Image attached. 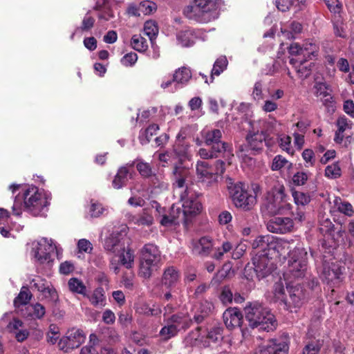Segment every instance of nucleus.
Here are the masks:
<instances>
[{"label": "nucleus", "mask_w": 354, "mask_h": 354, "mask_svg": "<svg viewBox=\"0 0 354 354\" xmlns=\"http://www.w3.org/2000/svg\"><path fill=\"white\" fill-rule=\"evenodd\" d=\"M137 312L147 316H157L161 313V310L159 308H151L148 305L142 304L138 307Z\"/></svg>", "instance_id": "61"}, {"label": "nucleus", "mask_w": 354, "mask_h": 354, "mask_svg": "<svg viewBox=\"0 0 354 354\" xmlns=\"http://www.w3.org/2000/svg\"><path fill=\"white\" fill-rule=\"evenodd\" d=\"M291 138L288 136H283L280 138L279 146L280 147L286 151L287 153L292 154L293 149L291 147Z\"/></svg>", "instance_id": "64"}, {"label": "nucleus", "mask_w": 354, "mask_h": 354, "mask_svg": "<svg viewBox=\"0 0 354 354\" xmlns=\"http://www.w3.org/2000/svg\"><path fill=\"white\" fill-rule=\"evenodd\" d=\"M94 23H95L94 18L86 15L82 20L81 26L75 28V30H74V32H73V34L71 36V39H73L75 35L79 33L80 31H88V30H91L93 28Z\"/></svg>", "instance_id": "49"}, {"label": "nucleus", "mask_w": 354, "mask_h": 354, "mask_svg": "<svg viewBox=\"0 0 354 354\" xmlns=\"http://www.w3.org/2000/svg\"><path fill=\"white\" fill-rule=\"evenodd\" d=\"M223 317L226 327L229 329L239 327L243 319L242 313L237 308H230L227 309L224 312Z\"/></svg>", "instance_id": "22"}, {"label": "nucleus", "mask_w": 354, "mask_h": 354, "mask_svg": "<svg viewBox=\"0 0 354 354\" xmlns=\"http://www.w3.org/2000/svg\"><path fill=\"white\" fill-rule=\"evenodd\" d=\"M353 124V122L345 115L339 117L336 121L337 129L334 138L335 142L342 143L344 138L347 136V133L352 129Z\"/></svg>", "instance_id": "25"}, {"label": "nucleus", "mask_w": 354, "mask_h": 354, "mask_svg": "<svg viewBox=\"0 0 354 354\" xmlns=\"http://www.w3.org/2000/svg\"><path fill=\"white\" fill-rule=\"evenodd\" d=\"M165 321L169 322L173 326H175L178 331L185 330L191 325L192 320L190 317L183 313H177L166 318Z\"/></svg>", "instance_id": "27"}, {"label": "nucleus", "mask_w": 354, "mask_h": 354, "mask_svg": "<svg viewBox=\"0 0 354 354\" xmlns=\"http://www.w3.org/2000/svg\"><path fill=\"white\" fill-rule=\"evenodd\" d=\"M138 60V55L136 53L131 52L124 55L121 59V64L124 66H132Z\"/></svg>", "instance_id": "62"}, {"label": "nucleus", "mask_w": 354, "mask_h": 354, "mask_svg": "<svg viewBox=\"0 0 354 354\" xmlns=\"http://www.w3.org/2000/svg\"><path fill=\"white\" fill-rule=\"evenodd\" d=\"M293 227V221L289 217H273L267 223L268 230L277 234L290 232L292 230Z\"/></svg>", "instance_id": "19"}, {"label": "nucleus", "mask_w": 354, "mask_h": 354, "mask_svg": "<svg viewBox=\"0 0 354 354\" xmlns=\"http://www.w3.org/2000/svg\"><path fill=\"white\" fill-rule=\"evenodd\" d=\"M68 286L73 293L79 294L84 297L86 296V287L80 279L75 277L70 279L68 281Z\"/></svg>", "instance_id": "40"}, {"label": "nucleus", "mask_w": 354, "mask_h": 354, "mask_svg": "<svg viewBox=\"0 0 354 354\" xmlns=\"http://www.w3.org/2000/svg\"><path fill=\"white\" fill-rule=\"evenodd\" d=\"M344 269V268L336 263L330 264L324 263L320 272V277L327 283H338L341 280Z\"/></svg>", "instance_id": "18"}, {"label": "nucleus", "mask_w": 354, "mask_h": 354, "mask_svg": "<svg viewBox=\"0 0 354 354\" xmlns=\"http://www.w3.org/2000/svg\"><path fill=\"white\" fill-rule=\"evenodd\" d=\"M335 206L337 209L342 214L347 216H352L354 213V209L352 205L347 202L343 201L341 198H336L334 201Z\"/></svg>", "instance_id": "45"}, {"label": "nucleus", "mask_w": 354, "mask_h": 354, "mask_svg": "<svg viewBox=\"0 0 354 354\" xmlns=\"http://www.w3.org/2000/svg\"><path fill=\"white\" fill-rule=\"evenodd\" d=\"M55 250L57 246L51 239L43 237L31 243L30 254L37 266L50 267Z\"/></svg>", "instance_id": "9"}, {"label": "nucleus", "mask_w": 354, "mask_h": 354, "mask_svg": "<svg viewBox=\"0 0 354 354\" xmlns=\"http://www.w3.org/2000/svg\"><path fill=\"white\" fill-rule=\"evenodd\" d=\"M228 61L225 56H220L214 63L211 71L210 82H213L214 76H219L224 71L227 69Z\"/></svg>", "instance_id": "37"}, {"label": "nucleus", "mask_w": 354, "mask_h": 354, "mask_svg": "<svg viewBox=\"0 0 354 354\" xmlns=\"http://www.w3.org/2000/svg\"><path fill=\"white\" fill-rule=\"evenodd\" d=\"M225 164L222 160H217L214 167L209 166L205 161H198L196 173L201 183L206 187L216 184L218 178L225 171Z\"/></svg>", "instance_id": "11"}, {"label": "nucleus", "mask_w": 354, "mask_h": 354, "mask_svg": "<svg viewBox=\"0 0 354 354\" xmlns=\"http://www.w3.org/2000/svg\"><path fill=\"white\" fill-rule=\"evenodd\" d=\"M307 59L291 58L290 64L295 68L297 73L301 78H306L310 75L312 63H308Z\"/></svg>", "instance_id": "28"}, {"label": "nucleus", "mask_w": 354, "mask_h": 354, "mask_svg": "<svg viewBox=\"0 0 354 354\" xmlns=\"http://www.w3.org/2000/svg\"><path fill=\"white\" fill-rule=\"evenodd\" d=\"M32 297V294L26 287H22L20 292L14 300V306L19 308L20 306L26 305L28 303Z\"/></svg>", "instance_id": "44"}, {"label": "nucleus", "mask_w": 354, "mask_h": 354, "mask_svg": "<svg viewBox=\"0 0 354 354\" xmlns=\"http://www.w3.org/2000/svg\"><path fill=\"white\" fill-rule=\"evenodd\" d=\"M144 33L149 37L152 42L158 33V28L156 23L152 20L147 21L144 25Z\"/></svg>", "instance_id": "48"}, {"label": "nucleus", "mask_w": 354, "mask_h": 354, "mask_svg": "<svg viewBox=\"0 0 354 354\" xmlns=\"http://www.w3.org/2000/svg\"><path fill=\"white\" fill-rule=\"evenodd\" d=\"M322 344L319 339L308 342L303 349L302 354H318Z\"/></svg>", "instance_id": "50"}, {"label": "nucleus", "mask_w": 354, "mask_h": 354, "mask_svg": "<svg viewBox=\"0 0 354 354\" xmlns=\"http://www.w3.org/2000/svg\"><path fill=\"white\" fill-rule=\"evenodd\" d=\"M159 129L158 125L156 124H153L141 134L140 135V140L142 145L146 144L149 142L151 138L156 133V132Z\"/></svg>", "instance_id": "53"}, {"label": "nucleus", "mask_w": 354, "mask_h": 354, "mask_svg": "<svg viewBox=\"0 0 354 354\" xmlns=\"http://www.w3.org/2000/svg\"><path fill=\"white\" fill-rule=\"evenodd\" d=\"M212 240L209 236H203L193 243L194 253L202 256H207L212 248Z\"/></svg>", "instance_id": "30"}, {"label": "nucleus", "mask_w": 354, "mask_h": 354, "mask_svg": "<svg viewBox=\"0 0 354 354\" xmlns=\"http://www.w3.org/2000/svg\"><path fill=\"white\" fill-rule=\"evenodd\" d=\"M104 289L102 287L95 288L91 294L86 292V297L90 303L95 307H104L106 305V297Z\"/></svg>", "instance_id": "33"}, {"label": "nucleus", "mask_w": 354, "mask_h": 354, "mask_svg": "<svg viewBox=\"0 0 354 354\" xmlns=\"http://www.w3.org/2000/svg\"><path fill=\"white\" fill-rule=\"evenodd\" d=\"M292 197L297 205H305L310 202V196L301 192H293Z\"/></svg>", "instance_id": "59"}, {"label": "nucleus", "mask_w": 354, "mask_h": 354, "mask_svg": "<svg viewBox=\"0 0 354 354\" xmlns=\"http://www.w3.org/2000/svg\"><path fill=\"white\" fill-rule=\"evenodd\" d=\"M302 50L304 59H311L318 55L319 47L315 42L308 41L302 45Z\"/></svg>", "instance_id": "42"}, {"label": "nucleus", "mask_w": 354, "mask_h": 354, "mask_svg": "<svg viewBox=\"0 0 354 354\" xmlns=\"http://www.w3.org/2000/svg\"><path fill=\"white\" fill-rule=\"evenodd\" d=\"M100 333L103 335V338L110 342H115L118 340L119 337L116 330L113 328L103 327L100 328Z\"/></svg>", "instance_id": "55"}, {"label": "nucleus", "mask_w": 354, "mask_h": 354, "mask_svg": "<svg viewBox=\"0 0 354 354\" xmlns=\"http://www.w3.org/2000/svg\"><path fill=\"white\" fill-rule=\"evenodd\" d=\"M51 199L50 194L37 187H28L21 197H15L12 209L14 215L19 216L24 210L32 216H44Z\"/></svg>", "instance_id": "1"}, {"label": "nucleus", "mask_w": 354, "mask_h": 354, "mask_svg": "<svg viewBox=\"0 0 354 354\" xmlns=\"http://www.w3.org/2000/svg\"><path fill=\"white\" fill-rule=\"evenodd\" d=\"M125 235L126 231L124 227L120 232H113L104 240L105 250L113 254L110 259V268L116 274L119 272L120 265L129 269L132 268L134 262L133 252L130 249L125 250L124 243L122 241Z\"/></svg>", "instance_id": "2"}, {"label": "nucleus", "mask_w": 354, "mask_h": 354, "mask_svg": "<svg viewBox=\"0 0 354 354\" xmlns=\"http://www.w3.org/2000/svg\"><path fill=\"white\" fill-rule=\"evenodd\" d=\"M88 214L91 218H97L105 211L102 205L98 202L91 201L88 206Z\"/></svg>", "instance_id": "52"}, {"label": "nucleus", "mask_w": 354, "mask_h": 354, "mask_svg": "<svg viewBox=\"0 0 354 354\" xmlns=\"http://www.w3.org/2000/svg\"><path fill=\"white\" fill-rule=\"evenodd\" d=\"M283 185L274 186L269 191L262 205L261 210L268 214H287L290 212L292 205L287 202Z\"/></svg>", "instance_id": "8"}, {"label": "nucleus", "mask_w": 354, "mask_h": 354, "mask_svg": "<svg viewBox=\"0 0 354 354\" xmlns=\"http://www.w3.org/2000/svg\"><path fill=\"white\" fill-rule=\"evenodd\" d=\"M175 83L181 86L186 85L192 78V73L189 68L183 66L178 68L174 73Z\"/></svg>", "instance_id": "36"}, {"label": "nucleus", "mask_w": 354, "mask_h": 354, "mask_svg": "<svg viewBox=\"0 0 354 354\" xmlns=\"http://www.w3.org/2000/svg\"><path fill=\"white\" fill-rule=\"evenodd\" d=\"M246 140L248 149H244L242 146H240L239 149L241 152L248 151L249 149L259 151L262 149L264 142H266V135L263 131L250 133L247 136Z\"/></svg>", "instance_id": "24"}, {"label": "nucleus", "mask_w": 354, "mask_h": 354, "mask_svg": "<svg viewBox=\"0 0 354 354\" xmlns=\"http://www.w3.org/2000/svg\"><path fill=\"white\" fill-rule=\"evenodd\" d=\"M134 165H136L137 171L142 178H151V184L155 189H159L160 191L168 189V183L164 180L162 176L155 174L151 164L145 162L142 158H137L131 163H129V167H133Z\"/></svg>", "instance_id": "13"}, {"label": "nucleus", "mask_w": 354, "mask_h": 354, "mask_svg": "<svg viewBox=\"0 0 354 354\" xmlns=\"http://www.w3.org/2000/svg\"><path fill=\"white\" fill-rule=\"evenodd\" d=\"M326 177L332 179L339 178L341 176V169L337 163L328 165L325 169Z\"/></svg>", "instance_id": "57"}, {"label": "nucleus", "mask_w": 354, "mask_h": 354, "mask_svg": "<svg viewBox=\"0 0 354 354\" xmlns=\"http://www.w3.org/2000/svg\"><path fill=\"white\" fill-rule=\"evenodd\" d=\"M219 298L223 304L227 305L232 303L233 299V294L228 286H225L222 288Z\"/></svg>", "instance_id": "58"}, {"label": "nucleus", "mask_w": 354, "mask_h": 354, "mask_svg": "<svg viewBox=\"0 0 354 354\" xmlns=\"http://www.w3.org/2000/svg\"><path fill=\"white\" fill-rule=\"evenodd\" d=\"M272 255L277 252L280 256L285 257L287 254L289 258L290 254L293 252L295 246H300L299 243L295 244L293 239L287 240L284 239H278L275 242L272 240Z\"/></svg>", "instance_id": "21"}, {"label": "nucleus", "mask_w": 354, "mask_h": 354, "mask_svg": "<svg viewBox=\"0 0 354 354\" xmlns=\"http://www.w3.org/2000/svg\"><path fill=\"white\" fill-rule=\"evenodd\" d=\"M286 284L288 295L281 281L274 283L273 289L274 298L280 302L284 309L290 312H297L304 303L305 292L298 283L286 282Z\"/></svg>", "instance_id": "4"}, {"label": "nucleus", "mask_w": 354, "mask_h": 354, "mask_svg": "<svg viewBox=\"0 0 354 354\" xmlns=\"http://www.w3.org/2000/svg\"><path fill=\"white\" fill-rule=\"evenodd\" d=\"M180 273L173 266L166 268L162 277V283L167 288L174 287L180 280Z\"/></svg>", "instance_id": "31"}, {"label": "nucleus", "mask_w": 354, "mask_h": 354, "mask_svg": "<svg viewBox=\"0 0 354 354\" xmlns=\"http://www.w3.org/2000/svg\"><path fill=\"white\" fill-rule=\"evenodd\" d=\"M277 9L281 12H286L293 7L295 12L301 10L304 6L303 0H275Z\"/></svg>", "instance_id": "35"}, {"label": "nucleus", "mask_w": 354, "mask_h": 354, "mask_svg": "<svg viewBox=\"0 0 354 354\" xmlns=\"http://www.w3.org/2000/svg\"><path fill=\"white\" fill-rule=\"evenodd\" d=\"M222 152L219 151L217 147H212L211 149L208 150L204 148H201L198 150V154L203 159H211L217 158Z\"/></svg>", "instance_id": "54"}, {"label": "nucleus", "mask_w": 354, "mask_h": 354, "mask_svg": "<svg viewBox=\"0 0 354 354\" xmlns=\"http://www.w3.org/2000/svg\"><path fill=\"white\" fill-rule=\"evenodd\" d=\"M245 319L252 328L270 331L276 328L277 322L270 310L260 303L254 302L245 308Z\"/></svg>", "instance_id": "6"}, {"label": "nucleus", "mask_w": 354, "mask_h": 354, "mask_svg": "<svg viewBox=\"0 0 354 354\" xmlns=\"http://www.w3.org/2000/svg\"><path fill=\"white\" fill-rule=\"evenodd\" d=\"M129 164H127L119 168L115 178L112 182V185L115 189H120L125 186L129 178L131 177V174L129 169Z\"/></svg>", "instance_id": "29"}, {"label": "nucleus", "mask_w": 354, "mask_h": 354, "mask_svg": "<svg viewBox=\"0 0 354 354\" xmlns=\"http://www.w3.org/2000/svg\"><path fill=\"white\" fill-rule=\"evenodd\" d=\"M196 35L193 29H186L180 31L177 35V40L183 47H189L195 43Z\"/></svg>", "instance_id": "34"}, {"label": "nucleus", "mask_w": 354, "mask_h": 354, "mask_svg": "<svg viewBox=\"0 0 354 354\" xmlns=\"http://www.w3.org/2000/svg\"><path fill=\"white\" fill-rule=\"evenodd\" d=\"M288 165L290 167L292 164L290 163L284 157L281 155L276 156L272 163L271 169L273 171H278L285 166Z\"/></svg>", "instance_id": "56"}, {"label": "nucleus", "mask_w": 354, "mask_h": 354, "mask_svg": "<svg viewBox=\"0 0 354 354\" xmlns=\"http://www.w3.org/2000/svg\"><path fill=\"white\" fill-rule=\"evenodd\" d=\"M161 261V253L158 248L151 243L145 244L140 252V274L149 278L152 273V268Z\"/></svg>", "instance_id": "10"}, {"label": "nucleus", "mask_w": 354, "mask_h": 354, "mask_svg": "<svg viewBox=\"0 0 354 354\" xmlns=\"http://www.w3.org/2000/svg\"><path fill=\"white\" fill-rule=\"evenodd\" d=\"M59 328L56 324H50L46 334V340L50 344H55L59 337Z\"/></svg>", "instance_id": "51"}, {"label": "nucleus", "mask_w": 354, "mask_h": 354, "mask_svg": "<svg viewBox=\"0 0 354 354\" xmlns=\"http://www.w3.org/2000/svg\"><path fill=\"white\" fill-rule=\"evenodd\" d=\"M289 346L285 342L270 339L260 351V354H288Z\"/></svg>", "instance_id": "23"}, {"label": "nucleus", "mask_w": 354, "mask_h": 354, "mask_svg": "<svg viewBox=\"0 0 354 354\" xmlns=\"http://www.w3.org/2000/svg\"><path fill=\"white\" fill-rule=\"evenodd\" d=\"M201 136L207 145L217 147L220 151L227 152V153L231 154L227 149V144L221 140L222 138L221 130L216 129H203L201 131Z\"/></svg>", "instance_id": "17"}, {"label": "nucleus", "mask_w": 354, "mask_h": 354, "mask_svg": "<svg viewBox=\"0 0 354 354\" xmlns=\"http://www.w3.org/2000/svg\"><path fill=\"white\" fill-rule=\"evenodd\" d=\"M131 46L137 51L144 52L148 48V44L145 38L140 35H134L131 38Z\"/></svg>", "instance_id": "47"}, {"label": "nucleus", "mask_w": 354, "mask_h": 354, "mask_svg": "<svg viewBox=\"0 0 354 354\" xmlns=\"http://www.w3.org/2000/svg\"><path fill=\"white\" fill-rule=\"evenodd\" d=\"M182 202V219L187 224L201 209V204L194 194L187 189L180 192Z\"/></svg>", "instance_id": "14"}, {"label": "nucleus", "mask_w": 354, "mask_h": 354, "mask_svg": "<svg viewBox=\"0 0 354 354\" xmlns=\"http://www.w3.org/2000/svg\"><path fill=\"white\" fill-rule=\"evenodd\" d=\"M307 252L301 246H295L293 252L290 254L288 267L283 273L286 282H295V280L302 279L307 274Z\"/></svg>", "instance_id": "7"}, {"label": "nucleus", "mask_w": 354, "mask_h": 354, "mask_svg": "<svg viewBox=\"0 0 354 354\" xmlns=\"http://www.w3.org/2000/svg\"><path fill=\"white\" fill-rule=\"evenodd\" d=\"M30 286L32 288H34L38 291L42 292L46 297H50L53 299L57 297L55 289L48 284V283L44 279L37 277L32 279L30 281Z\"/></svg>", "instance_id": "26"}, {"label": "nucleus", "mask_w": 354, "mask_h": 354, "mask_svg": "<svg viewBox=\"0 0 354 354\" xmlns=\"http://www.w3.org/2000/svg\"><path fill=\"white\" fill-rule=\"evenodd\" d=\"M248 246L245 243L240 242L236 247L232 250V258L234 259H239L243 256Z\"/></svg>", "instance_id": "60"}, {"label": "nucleus", "mask_w": 354, "mask_h": 354, "mask_svg": "<svg viewBox=\"0 0 354 354\" xmlns=\"http://www.w3.org/2000/svg\"><path fill=\"white\" fill-rule=\"evenodd\" d=\"M152 207L155 208L158 216H160V223L163 226H171L183 222L182 219V212L179 206L173 205L169 210L162 207L157 202L153 201Z\"/></svg>", "instance_id": "16"}, {"label": "nucleus", "mask_w": 354, "mask_h": 354, "mask_svg": "<svg viewBox=\"0 0 354 354\" xmlns=\"http://www.w3.org/2000/svg\"><path fill=\"white\" fill-rule=\"evenodd\" d=\"M131 221L139 226H150L153 224V217L147 209H144L142 214L133 216Z\"/></svg>", "instance_id": "38"}, {"label": "nucleus", "mask_w": 354, "mask_h": 354, "mask_svg": "<svg viewBox=\"0 0 354 354\" xmlns=\"http://www.w3.org/2000/svg\"><path fill=\"white\" fill-rule=\"evenodd\" d=\"M213 309V304L208 301H203L200 303L198 311L200 313L198 315L194 316V319L196 323H201L203 319L207 316Z\"/></svg>", "instance_id": "41"}, {"label": "nucleus", "mask_w": 354, "mask_h": 354, "mask_svg": "<svg viewBox=\"0 0 354 354\" xmlns=\"http://www.w3.org/2000/svg\"><path fill=\"white\" fill-rule=\"evenodd\" d=\"M165 322L166 324L160 329L159 332V337L163 341H167L170 339L171 338L175 337L178 333L175 326H173L167 321H165Z\"/></svg>", "instance_id": "46"}, {"label": "nucleus", "mask_w": 354, "mask_h": 354, "mask_svg": "<svg viewBox=\"0 0 354 354\" xmlns=\"http://www.w3.org/2000/svg\"><path fill=\"white\" fill-rule=\"evenodd\" d=\"M315 93L317 97L323 100L325 106H330L333 103V97L328 93V86L324 82H316L314 86Z\"/></svg>", "instance_id": "32"}, {"label": "nucleus", "mask_w": 354, "mask_h": 354, "mask_svg": "<svg viewBox=\"0 0 354 354\" xmlns=\"http://www.w3.org/2000/svg\"><path fill=\"white\" fill-rule=\"evenodd\" d=\"M232 202L236 207L243 210H250L257 203L256 196L248 192L244 184L237 183L229 187Z\"/></svg>", "instance_id": "12"}, {"label": "nucleus", "mask_w": 354, "mask_h": 354, "mask_svg": "<svg viewBox=\"0 0 354 354\" xmlns=\"http://www.w3.org/2000/svg\"><path fill=\"white\" fill-rule=\"evenodd\" d=\"M26 311L27 313L24 314L26 317H29L32 319H40L44 316L46 313V308L41 304L36 303L27 306Z\"/></svg>", "instance_id": "39"}, {"label": "nucleus", "mask_w": 354, "mask_h": 354, "mask_svg": "<svg viewBox=\"0 0 354 354\" xmlns=\"http://www.w3.org/2000/svg\"><path fill=\"white\" fill-rule=\"evenodd\" d=\"M79 252L91 253L93 250L92 243L86 239H80L77 242Z\"/></svg>", "instance_id": "63"}, {"label": "nucleus", "mask_w": 354, "mask_h": 354, "mask_svg": "<svg viewBox=\"0 0 354 354\" xmlns=\"http://www.w3.org/2000/svg\"><path fill=\"white\" fill-rule=\"evenodd\" d=\"M221 0H194L187 6L184 15L189 19L207 23L218 17V7Z\"/></svg>", "instance_id": "5"}, {"label": "nucleus", "mask_w": 354, "mask_h": 354, "mask_svg": "<svg viewBox=\"0 0 354 354\" xmlns=\"http://www.w3.org/2000/svg\"><path fill=\"white\" fill-rule=\"evenodd\" d=\"M86 335L82 330L73 328L67 331L66 335L61 338L58 342L59 348L64 352L78 348L84 342Z\"/></svg>", "instance_id": "15"}, {"label": "nucleus", "mask_w": 354, "mask_h": 354, "mask_svg": "<svg viewBox=\"0 0 354 354\" xmlns=\"http://www.w3.org/2000/svg\"><path fill=\"white\" fill-rule=\"evenodd\" d=\"M232 249L233 244L229 241H224L221 246L215 248L212 257L214 259L221 260L223 259L225 254L232 251Z\"/></svg>", "instance_id": "43"}, {"label": "nucleus", "mask_w": 354, "mask_h": 354, "mask_svg": "<svg viewBox=\"0 0 354 354\" xmlns=\"http://www.w3.org/2000/svg\"><path fill=\"white\" fill-rule=\"evenodd\" d=\"M190 175L189 169L184 165L183 162H179L176 163L172 171L173 186L179 189L184 187L187 188L186 182L190 178Z\"/></svg>", "instance_id": "20"}, {"label": "nucleus", "mask_w": 354, "mask_h": 354, "mask_svg": "<svg viewBox=\"0 0 354 354\" xmlns=\"http://www.w3.org/2000/svg\"><path fill=\"white\" fill-rule=\"evenodd\" d=\"M272 239L273 236L269 235L259 236L252 243L254 254V270L259 279L270 274L274 268L272 257Z\"/></svg>", "instance_id": "3"}]
</instances>
